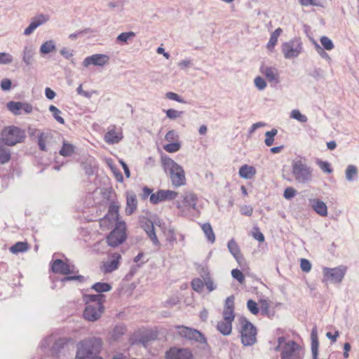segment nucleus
I'll return each instance as SVG.
<instances>
[{"mask_svg": "<svg viewBox=\"0 0 359 359\" xmlns=\"http://www.w3.org/2000/svg\"><path fill=\"white\" fill-rule=\"evenodd\" d=\"M51 270L55 273L62 275H69L78 272L76 271L75 266L71 264L68 259L64 262L60 259H55L51 262Z\"/></svg>", "mask_w": 359, "mask_h": 359, "instance_id": "obj_12", "label": "nucleus"}, {"mask_svg": "<svg viewBox=\"0 0 359 359\" xmlns=\"http://www.w3.org/2000/svg\"><path fill=\"white\" fill-rule=\"evenodd\" d=\"M28 250V244L26 242H17L11 247L10 251L13 254L25 252Z\"/></svg>", "mask_w": 359, "mask_h": 359, "instance_id": "obj_40", "label": "nucleus"}, {"mask_svg": "<svg viewBox=\"0 0 359 359\" xmlns=\"http://www.w3.org/2000/svg\"><path fill=\"white\" fill-rule=\"evenodd\" d=\"M154 339V337L151 333H147L145 334H143L140 339H139V341L140 344H142L144 347L147 346L149 341Z\"/></svg>", "mask_w": 359, "mask_h": 359, "instance_id": "obj_59", "label": "nucleus"}, {"mask_svg": "<svg viewBox=\"0 0 359 359\" xmlns=\"http://www.w3.org/2000/svg\"><path fill=\"white\" fill-rule=\"evenodd\" d=\"M109 61V57L105 54H94L86 57L83 62L84 67H88L90 65L102 67Z\"/></svg>", "mask_w": 359, "mask_h": 359, "instance_id": "obj_17", "label": "nucleus"}, {"mask_svg": "<svg viewBox=\"0 0 359 359\" xmlns=\"http://www.w3.org/2000/svg\"><path fill=\"white\" fill-rule=\"evenodd\" d=\"M303 356L301 346L294 341L290 340L283 345L281 359H302Z\"/></svg>", "mask_w": 359, "mask_h": 359, "instance_id": "obj_9", "label": "nucleus"}, {"mask_svg": "<svg viewBox=\"0 0 359 359\" xmlns=\"http://www.w3.org/2000/svg\"><path fill=\"white\" fill-rule=\"evenodd\" d=\"M290 117L295 119L301 123H304L308 121V118L306 115L302 114L299 109H293L291 111Z\"/></svg>", "mask_w": 359, "mask_h": 359, "instance_id": "obj_42", "label": "nucleus"}, {"mask_svg": "<svg viewBox=\"0 0 359 359\" xmlns=\"http://www.w3.org/2000/svg\"><path fill=\"white\" fill-rule=\"evenodd\" d=\"M181 200L176 201V207L184 216L200 213V207L198 205V197L194 191H184L181 196Z\"/></svg>", "mask_w": 359, "mask_h": 359, "instance_id": "obj_3", "label": "nucleus"}, {"mask_svg": "<svg viewBox=\"0 0 359 359\" xmlns=\"http://www.w3.org/2000/svg\"><path fill=\"white\" fill-rule=\"evenodd\" d=\"M51 135L49 133H40L37 136V142L40 150L46 151V143L50 142Z\"/></svg>", "mask_w": 359, "mask_h": 359, "instance_id": "obj_28", "label": "nucleus"}, {"mask_svg": "<svg viewBox=\"0 0 359 359\" xmlns=\"http://www.w3.org/2000/svg\"><path fill=\"white\" fill-rule=\"evenodd\" d=\"M358 171L355 165H348L345 170L346 180L353 182L358 179Z\"/></svg>", "mask_w": 359, "mask_h": 359, "instance_id": "obj_30", "label": "nucleus"}, {"mask_svg": "<svg viewBox=\"0 0 359 359\" xmlns=\"http://www.w3.org/2000/svg\"><path fill=\"white\" fill-rule=\"evenodd\" d=\"M201 229L207 238V240L213 243L215 241V235L210 223H204L201 224Z\"/></svg>", "mask_w": 359, "mask_h": 359, "instance_id": "obj_31", "label": "nucleus"}, {"mask_svg": "<svg viewBox=\"0 0 359 359\" xmlns=\"http://www.w3.org/2000/svg\"><path fill=\"white\" fill-rule=\"evenodd\" d=\"M346 271V268L344 266H339L335 268L323 269V275L325 280H330L332 283H339L342 281Z\"/></svg>", "mask_w": 359, "mask_h": 359, "instance_id": "obj_11", "label": "nucleus"}, {"mask_svg": "<svg viewBox=\"0 0 359 359\" xmlns=\"http://www.w3.org/2000/svg\"><path fill=\"white\" fill-rule=\"evenodd\" d=\"M282 33V29L277 28L273 32L271 33L269 41L267 43V48L272 51L274 48V46L276 45L278 41V38Z\"/></svg>", "mask_w": 359, "mask_h": 359, "instance_id": "obj_34", "label": "nucleus"}, {"mask_svg": "<svg viewBox=\"0 0 359 359\" xmlns=\"http://www.w3.org/2000/svg\"><path fill=\"white\" fill-rule=\"evenodd\" d=\"M240 323L241 329L240 330L241 343L245 346H250L257 341V329L245 318H241Z\"/></svg>", "mask_w": 359, "mask_h": 359, "instance_id": "obj_5", "label": "nucleus"}, {"mask_svg": "<svg viewBox=\"0 0 359 359\" xmlns=\"http://www.w3.org/2000/svg\"><path fill=\"white\" fill-rule=\"evenodd\" d=\"M49 111L52 113L53 118L60 123L64 124L65 119L61 116V111L54 105L49 107Z\"/></svg>", "mask_w": 359, "mask_h": 359, "instance_id": "obj_46", "label": "nucleus"}, {"mask_svg": "<svg viewBox=\"0 0 359 359\" xmlns=\"http://www.w3.org/2000/svg\"><path fill=\"white\" fill-rule=\"evenodd\" d=\"M247 307L251 313L254 315H257L259 313L257 304L252 299H249L247 302Z\"/></svg>", "mask_w": 359, "mask_h": 359, "instance_id": "obj_58", "label": "nucleus"}, {"mask_svg": "<svg viewBox=\"0 0 359 359\" xmlns=\"http://www.w3.org/2000/svg\"><path fill=\"white\" fill-rule=\"evenodd\" d=\"M317 164L324 172L330 174L333 171V170L331 168L330 163L327 161L318 160Z\"/></svg>", "mask_w": 359, "mask_h": 359, "instance_id": "obj_50", "label": "nucleus"}, {"mask_svg": "<svg viewBox=\"0 0 359 359\" xmlns=\"http://www.w3.org/2000/svg\"><path fill=\"white\" fill-rule=\"evenodd\" d=\"M301 269L304 272H309L311 269V262L306 259H302L300 262Z\"/></svg>", "mask_w": 359, "mask_h": 359, "instance_id": "obj_62", "label": "nucleus"}, {"mask_svg": "<svg viewBox=\"0 0 359 359\" xmlns=\"http://www.w3.org/2000/svg\"><path fill=\"white\" fill-rule=\"evenodd\" d=\"M191 287L194 290L201 292L204 287V280L200 278H194L191 281Z\"/></svg>", "mask_w": 359, "mask_h": 359, "instance_id": "obj_48", "label": "nucleus"}, {"mask_svg": "<svg viewBox=\"0 0 359 359\" xmlns=\"http://www.w3.org/2000/svg\"><path fill=\"white\" fill-rule=\"evenodd\" d=\"M201 276L204 280V285H205L207 289L210 292H212L214 290H215L216 286L215 285L213 281L210 278L209 273L206 270L203 269V271L201 273Z\"/></svg>", "mask_w": 359, "mask_h": 359, "instance_id": "obj_36", "label": "nucleus"}, {"mask_svg": "<svg viewBox=\"0 0 359 359\" xmlns=\"http://www.w3.org/2000/svg\"><path fill=\"white\" fill-rule=\"evenodd\" d=\"M217 330L224 336H228L232 331V323L225 320H221L217 323Z\"/></svg>", "mask_w": 359, "mask_h": 359, "instance_id": "obj_29", "label": "nucleus"}, {"mask_svg": "<svg viewBox=\"0 0 359 359\" xmlns=\"http://www.w3.org/2000/svg\"><path fill=\"white\" fill-rule=\"evenodd\" d=\"M75 151V147L72 144L63 141L62 148L59 154L65 157L71 156Z\"/></svg>", "mask_w": 359, "mask_h": 359, "instance_id": "obj_32", "label": "nucleus"}, {"mask_svg": "<svg viewBox=\"0 0 359 359\" xmlns=\"http://www.w3.org/2000/svg\"><path fill=\"white\" fill-rule=\"evenodd\" d=\"M179 335L187 339L194 341L196 342L204 344L207 341L205 336L198 330L192 329L183 325L176 326Z\"/></svg>", "mask_w": 359, "mask_h": 359, "instance_id": "obj_10", "label": "nucleus"}, {"mask_svg": "<svg viewBox=\"0 0 359 359\" xmlns=\"http://www.w3.org/2000/svg\"><path fill=\"white\" fill-rule=\"evenodd\" d=\"M254 83L259 90H264L267 85L266 81L262 76L255 77L254 79Z\"/></svg>", "mask_w": 359, "mask_h": 359, "instance_id": "obj_53", "label": "nucleus"}, {"mask_svg": "<svg viewBox=\"0 0 359 359\" xmlns=\"http://www.w3.org/2000/svg\"><path fill=\"white\" fill-rule=\"evenodd\" d=\"M126 331V327L123 325H116L111 334V338L113 340H118L122 335L125 334Z\"/></svg>", "mask_w": 359, "mask_h": 359, "instance_id": "obj_41", "label": "nucleus"}, {"mask_svg": "<svg viewBox=\"0 0 359 359\" xmlns=\"http://www.w3.org/2000/svg\"><path fill=\"white\" fill-rule=\"evenodd\" d=\"M165 138L168 142H174L177 140L178 135L175 130H172L166 133Z\"/></svg>", "mask_w": 359, "mask_h": 359, "instance_id": "obj_63", "label": "nucleus"}, {"mask_svg": "<svg viewBox=\"0 0 359 359\" xmlns=\"http://www.w3.org/2000/svg\"><path fill=\"white\" fill-rule=\"evenodd\" d=\"M123 137V136L121 129H118L114 126L105 133L104 139L108 144H114L118 143Z\"/></svg>", "mask_w": 359, "mask_h": 359, "instance_id": "obj_21", "label": "nucleus"}, {"mask_svg": "<svg viewBox=\"0 0 359 359\" xmlns=\"http://www.w3.org/2000/svg\"><path fill=\"white\" fill-rule=\"evenodd\" d=\"M222 316H223L222 320H225V321H229V322L233 323V321L234 320V318H235L234 311H232V310L224 309Z\"/></svg>", "mask_w": 359, "mask_h": 359, "instance_id": "obj_54", "label": "nucleus"}, {"mask_svg": "<svg viewBox=\"0 0 359 359\" xmlns=\"http://www.w3.org/2000/svg\"><path fill=\"white\" fill-rule=\"evenodd\" d=\"M282 53L285 59L297 57L302 51V43L299 39L294 38L281 46Z\"/></svg>", "mask_w": 359, "mask_h": 359, "instance_id": "obj_7", "label": "nucleus"}, {"mask_svg": "<svg viewBox=\"0 0 359 359\" xmlns=\"http://www.w3.org/2000/svg\"><path fill=\"white\" fill-rule=\"evenodd\" d=\"M126 228L125 222H117L116 227L107 237L108 245L111 247H116L123 243L126 238Z\"/></svg>", "mask_w": 359, "mask_h": 359, "instance_id": "obj_8", "label": "nucleus"}, {"mask_svg": "<svg viewBox=\"0 0 359 359\" xmlns=\"http://www.w3.org/2000/svg\"><path fill=\"white\" fill-rule=\"evenodd\" d=\"M278 130L275 128L272 129L270 131H267L265 133L266 138L264 140V143L266 146L271 147L274 142V137L277 135Z\"/></svg>", "mask_w": 359, "mask_h": 359, "instance_id": "obj_45", "label": "nucleus"}, {"mask_svg": "<svg viewBox=\"0 0 359 359\" xmlns=\"http://www.w3.org/2000/svg\"><path fill=\"white\" fill-rule=\"evenodd\" d=\"M141 224L143 229L147 233L153 244L154 245H159L160 242L156 236L153 222L149 219H145L144 220L141 221Z\"/></svg>", "mask_w": 359, "mask_h": 359, "instance_id": "obj_20", "label": "nucleus"}, {"mask_svg": "<svg viewBox=\"0 0 359 359\" xmlns=\"http://www.w3.org/2000/svg\"><path fill=\"white\" fill-rule=\"evenodd\" d=\"M165 359H191L193 354L189 348L172 347L165 353Z\"/></svg>", "mask_w": 359, "mask_h": 359, "instance_id": "obj_15", "label": "nucleus"}, {"mask_svg": "<svg viewBox=\"0 0 359 359\" xmlns=\"http://www.w3.org/2000/svg\"><path fill=\"white\" fill-rule=\"evenodd\" d=\"M36 48L32 43H27L22 51V61L26 66H31L35 62Z\"/></svg>", "mask_w": 359, "mask_h": 359, "instance_id": "obj_16", "label": "nucleus"}, {"mask_svg": "<svg viewBox=\"0 0 359 359\" xmlns=\"http://www.w3.org/2000/svg\"><path fill=\"white\" fill-rule=\"evenodd\" d=\"M181 145L179 142H172L163 146V149L169 153L177 152L180 149Z\"/></svg>", "mask_w": 359, "mask_h": 359, "instance_id": "obj_51", "label": "nucleus"}, {"mask_svg": "<svg viewBox=\"0 0 359 359\" xmlns=\"http://www.w3.org/2000/svg\"><path fill=\"white\" fill-rule=\"evenodd\" d=\"M92 289L97 292H108L111 290V286L107 283H96L92 286Z\"/></svg>", "mask_w": 359, "mask_h": 359, "instance_id": "obj_44", "label": "nucleus"}, {"mask_svg": "<svg viewBox=\"0 0 359 359\" xmlns=\"http://www.w3.org/2000/svg\"><path fill=\"white\" fill-rule=\"evenodd\" d=\"M104 295L87 294L84 296V301L87 305H97V303H102Z\"/></svg>", "mask_w": 359, "mask_h": 359, "instance_id": "obj_35", "label": "nucleus"}, {"mask_svg": "<svg viewBox=\"0 0 359 359\" xmlns=\"http://www.w3.org/2000/svg\"><path fill=\"white\" fill-rule=\"evenodd\" d=\"M311 352L313 355V359H318V339L317 335V328L316 327H313L311 334Z\"/></svg>", "mask_w": 359, "mask_h": 359, "instance_id": "obj_26", "label": "nucleus"}, {"mask_svg": "<svg viewBox=\"0 0 359 359\" xmlns=\"http://www.w3.org/2000/svg\"><path fill=\"white\" fill-rule=\"evenodd\" d=\"M48 20V18L43 14L37 15L36 18H34L31 23L29 24V26L34 29V31L40 25H43Z\"/></svg>", "mask_w": 359, "mask_h": 359, "instance_id": "obj_39", "label": "nucleus"}, {"mask_svg": "<svg viewBox=\"0 0 359 359\" xmlns=\"http://www.w3.org/2000/svg\"><path fill=\"white\" fill-rule=\"evenodd\" d=\"M135 36V33L133 32H122L116 37V42L123 44H127L128 41L133 39Z\"/></svg>", "mask_w": 359, "mask_h": 359, "instance_id": "obj_37", "label": "nucleus"}, {"mask_svg": "<svg viewBox=\"0 0 359 359\" xmlns=\"http://www.w3.org/2000/svg\"><path fill=\"white\" fill-rule=\"evenodd\" d=\"M25 137L24 130L16 126H10L3 131L2 138L0 140L6 145L13 146L22 142Z\"/></svg>", "mask_w": 359, "mask_h": 359, "instance_id": "obj_6", "label": "nucleus"}, {"mask_svg": "<svg viewBox=\"0 0 359 359\" xmlns=\"http://www.w3.org/2000/svg\"><path fill=\"white\" fill-rule=\"evenodd\" d=\"M232 277L237 280L240 283H243L245 281V276L243 273L238 269H234L231 271Z\"/></svg>", "mask_w": 359, "mask_h": 359, "instance_id": "obj_57", "label": "nucleus"}, {"mask_svg": "<svg viewBox=\"0 0 359 359\" xmlns=\"http://www.w3.org/2000/svg\"><path fill=\"white\" fill-rule=\"evenodd\" d=\"M165 97L168 100H175L179 103L186 104L187 101L184 100L178 94L173 92H168L165 93Z\"/></svg>", "mask_w": 359, "mask_h": 359, "instance_id": "obj_52", "label": "nucleus"}, {"mask_svg": "<svg viewBox=\"0 0 359 359\" xmlns=\"http://www.w3.org/2000/svg\"><path fill=\"white\" fill-rule=\"evenodd\" d=\"M314 47H315V50H316V52L320 55V56L322 58H324V59L327 60L329 62L331 61V58L329 56L328 53H327L325 51V49H323L318 43H314Z\"/></svg>", "mask_w": 359, "mask_h": 359, "instance_id": "obj_55", "label": "nucleus"}, {"mask_svg": "<svg viewBox=\"0 0 359 359\" xmlns=\"http://www.w3.org/2000/svg\"><path fill=\"white\" fill-rule=\"evenodd\" d=\"M85 278L83 276L76 275V276H67L62 278H61V282H67L70 280H79V282H83Z\"/></svg>", "mask_w": 359, "mask_h": 359, "instance_id": "obj_61", "label": "nucleus"}, {"mask_svg": "<svg viewBox=\"0 0 359 359\" xmlns=\"http://www.w3.org/2000/svg\"><path fill=\"white\" fill-rule=\"evenodd\" d=\"M137 206V200L135 193L132 191L126 192V214L127 215H131Z\"/></svg>", "mask_w": 359, "mask_h": 359, "instance_id": "obj_24", "label": "nucleus"}, {"mask_svg": "<svg viewBox=\"0 0 359 359\" xmlns=\"http://www.w3.org/2000/svg\"><path fill=\"white\" fill-rule=\"evenodd\" d=\"M239 175L244 179H252L256 174V169L253 166L243 165L239 169Z\"/></svg>", "mask_w": 359, "mask_h": 359, "instance_id": "obj_27", "label": "nucleus"}, {"mask_svg": "<svg viewBox=\"0 0 359 359\" xmlns=\"http://www.w3.org/2000/svg\"><path fill=\"white\" fill-rule=\"evenodd\" d=\"M178 193L172 190H158L150 196L149 200L152 204H158L165 201H172L176 198Z\"/></svg>", "mask_w": 359, "mask_h": 359, "instance_id": "obj_14", "label": "nucleus"}, {"mask_svg": "<svg viewBox=\"0 0 359 359\" xmlns=\"http://www.w3.org/2000/svg\"><path fill=\"white\" fill-rule=\"evenodd\" d=\"M166 116L170 119H175L180 117L183 111H177L174 109H169L165 111Z\"/></svg>", "mask_w": 359, "mask_h": 359, "instance_id": "obj_56", "label": "nucleus"}, {"mask_svg": "<svg viewBox=\"0 0 359 359\" xmlns=\"http://www.w3.org/2000/svg\"><path fill=\"white\" fill-rule=\"evenodd\" d=\"M1 144L2 142L0 140V164H5L8 163L11 159V152Z\"/></svg>", "mask_w": 359, "mask_h": 359, "instance_id": "obj_38", "label": "nucleus"}, {"mask_svg": "<svg viewBox=\"0 0 359 359\" xmlns=\"http://www.w3.org/2000/svg\"><path fill=\"white\" fill-rule=\"evenodd\" d=\"M121 255L118 252H114L111 255V258L109 261L105 262L103 266V271L104 273H111L118 269Z\"/></svg>", "mask_w": 359, "mask_h": 359, "instance_id": "obj_22", "label": "nucleus"}, {"mask_svg": "<svg viewBox=\"0 0 359 359\" xmlns=\"http://www.w3.org/2000/svg\"><path fill=\"white\" fill-rule=\"evenodd\" d=\"M119 208H120V205L118 202H115V201L111 202L109 207L108 213L104 217V218H103L101 220V222L104 223L107 219L109 220L110 222V223H111V224L112 223L117 224V222H120L118 221Z\"/></svg>", "mask_w": 359, "mask_h": 359, "instance_id": "obj_19", "label": "nucleus"}, {"mask_svg": "<svg viewBox=\"0 0 359 359\" xmlns=\"http://www.w3.org/2000/svg\"><path fill=\"white\" fill-rule=\"evenodd\" d=\"M102 341L99 337L85 339L77 344L76 359H88L99 357Z\"/></svg>", "mask_w": 359, "mask_h": 359, "instance_id": "obj_2", "label": "nucleus"}, {"mask_svg": "<svg viewBox=\"0 0 359 359\" xmlns=\"http://www.w3.org/2000/svg\"><path fill=\"white\" fill-rule=\"evenodd\" d=\"M56 49L55 43L53 40L46 41L40 46V53L41 55L48 54Z\"/></svg>", "mask_w": 359, "mask_h": 359, "instance_id": "obj_33", "label": "nucleus"}, {"mask_svg": "<svg viewBox=\"0 0 359 359\" xmlns=\"http://www.w3.org/2000/svg\"><path fill=\"white\" fill-rule=\"evenodd\" d=\"M300 4L303 6H321L320 0H299Z\"/></svg>", "mask_w": 359, "mask_h": 359, "instance_id": "obj_60", "label": "nucleus"}, {"mask_svg": "<svg viewBox=\"0 0 359 359\" xmlns=\"http://www.w3.org/2000/svg\"><path fill=\"white\" fill-rule=\"evenodd\" d=\"M165 171H168L172 187H179L186 184L185 172L183 168L168 157L162 158Z\"/></svg>", "mask_w": 359, "mask_h": 359, "instance_id": "obj_4", "label": "nucleus"}, {"mask_svg": "<svg viewBox=\"0 0 359 359\" xmlns=\"http://www.w3.org/2000/svg\"><path fill=\"white\" fill-rule=\"evenodd\" d=\"M227 247L229 252L232 255V256L235 258V259L240 263V260L243 259V256L241 253V250L233 238H231L227 244Z\"/></svg>", "mask_w": 359, "mask_h": 359, "instance_id": "obj_25", "label": "nucleus"}, {"mask_svg": "<svg viewBox=\"0 0 359 359\" xmlns=\"http://www.w3.org/2000/svg\"><path fill=\"white\" fill-rule=\"evenodd\" d=\"M291 174L294 181L299 184H306L313 181V169L305 158H295L292 161Z\"/></svg>", "mask_w": 359, "mask_h": 359, "instance_id": "obj_1", "label": "nucleus"}, {"mask_svg": "<svg viewBox=\"0 0 359 359\" xmlns=\"http://www.w3.org/2000/svg\"><path fill=\"white\" fill-rule=\"evenodd\" d=\"M13 60V57L8 53L0 52V65H9Z\"/></svg>", "mask_w": 359, "mask_h": 359, "instance_id": "obj_49", "label": "nucleus"}, {"mask_svg": "<svg viewBox=\"0 0 359 359\" xmlns=\"http://www.w3.org/2000/svg\"><path fill=\"white\" fill-rule=\"evenodd\" d=\"M296 190L292 187H287L285 189L283 196L286 199L292 198L296 194Z\"/></svg>", "mask_w": 359, "mask_h": 359, "instance_id": "obj_64", "label": "nucleus"}, {"mask_svg": "<svg viewBox=\"0 0 359 359\" xmlns=\"http://www.w3.org/2000/svg\"><path fill=\"white\" fill-rule=\"evenodd\" d=\"M22 102L11 101L7 103V108L15 115H20Z\"/></svg>", "mask_w": 359, "mask_h": 359, "instance_id": "obj_43", "label": "nucleus"}, {"mask_svg": "<svg viewBox=\"0 0 359 359\" xmlns=\"http://www.w3.org/2000/svg\"><path fill=\"white\" fill-rule=\"evenodd\" d=\"M322 48L327 50H331L334 48V43L332 40L327 36H323L320 39Z\"/></svg>", "mask_w": 359, "mask_h": 359, "instance_id": "obj_47", "label": "nucleus"}, {"mask_svg": "<svg viewBox=\"0 0 359 359\" xmlns=\"http://www.w3.org/2000/svg\"><path fill=\"white\" fill-rule=\"evenodd\" d=\"M260 72L266 78L269 82L277 84L279 83V72L277 68L262 65Z\"/></svg>", "mask_w": 359, "mask_h": 359, "instance_id": "obj_18", "label": "nucleus"}, {"mask_svg": "<svg viewBox=\"0 0 359 359\" xmlns=\"http://www.w3.org/2000/svg\"><path fill=\"white\" fill-rule=\"evenodd\" d=\"M309 205L312 209L320 216L326 217L327 215V206L325 202L318 198H310Z\"/></svg>", "mask_w": 359, "mask_h": 359, "instance_id": "obj_23", "label": "nucleus"}, {"mask_svg": "<svg viewBox=\"0 0 359 359\" xmlns=\"http://www.w3.org/2000/svg\"><path fill=\"white\" fill-rule=\"evenodd\" d=\"M103 311L102 303H97V305H87L83 311V317L88 321L94 322L101 317Z\"/></svg>", "mask_w": 359, "mask_h": 359, "instance_id": "obj_13", "label": "nucleus"}]
</instances>
